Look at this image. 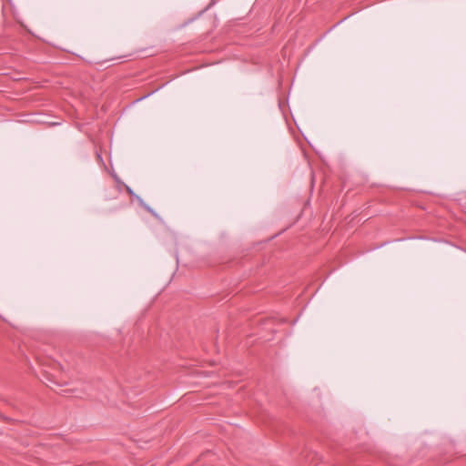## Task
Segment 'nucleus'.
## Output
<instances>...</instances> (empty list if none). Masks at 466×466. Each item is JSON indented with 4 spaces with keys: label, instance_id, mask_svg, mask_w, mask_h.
I'll list each match as a JSON object with an SVG mask.
<instances>
[{
    "label": "nucleus",
    "instance_id": "obj_1",
    "mask_svg": "<svg viewBox=\"0 0 466 466\" xmlns=\"http://www.w3.org/2000/svg\"><path fill=\"white\" fill-rule=\"evenodd\" d=\"M143 207H144V208H145L148 212H150L152 215L157 216V214L155 213V211H154L150 207H148V206H147V205H143Z\"/></svg>",
    "mask_w": 466,
    "mask_h": 466
}]
</instances>
